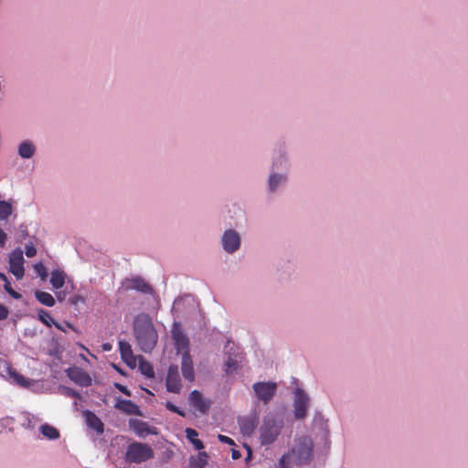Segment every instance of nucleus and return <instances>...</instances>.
Returning <instances> with one entry per match:
<instances>
[{
  "label": "nucleus",
  "mask_w": 468,
  "mask_h": 468,
  "mask_svg": "<svg viewBox=\"0 0 468 468\" xmlns=\"http://www.w3.org/2000/svg\"><path fill=\"white\" fill-rule=\"evenodd\" d=\"M314 457V442L311 437L303 435L294 438L290 450L282 455L277 468H294L308 464Z\"/></svg>",
  "instance_id": "nucleus-1"
},
{
  "label": "nucleus",
  "mask_w": 468,
  "mask_h": 468,
  "mask_svg": "<svg viewBox=\"0 0 468 468\" xmlns=\"http://www.w3.org/2000/svg\"><path fill=\"white\" fill-rule=\"evenodd\" d=\"M133 332L140 349L143 352H151L156 346L158 334L153 321L148 314L137 315L133 322Z\"/></svg>",
  "instance_id": "nucleus-2"
},
{
  "label": "nucleus",
  "mask_w": 468,
  "mask_h": 468,
  "mask_svg": "<svg viewBox=\"0 0 468 468\" xmlns=\"http://www.w3.org/2000/svg\"><path fill=\"white\" fill-rule=\"evenodd\" d=\"M284 427L283 420L274 413L267 414L259 428V441L261 446L270 447L280 436Z\"/></svg>",
  "instance_id": "nucleus-3"
},
{
  "label": "nucleus",
  "mask_w": 468,
  "mask_h": 468,
  "mask_svg": "<svg viewBox=\"0 0 468 468\" xmlns=\"http://www.w3.org/2000/svg\"><path fill=\"white\" fill-rule=\"evenodd\" d=\"M219 243L225 253L234 255L241 249L242 236L237 229L228 228L222 232Z\"/></svg>",
  "instance_id": "nucleus-4"
},
{
  "label": "nucleus",
  "mask_w": 468,
  "mask_h": 468,
  "mask_svg": "<svg viewBox=\"0 0 468 468\" xmlns=\"http://www.w3.org/2000/svg\"><path fill=\"white\" fill-rule=\"evenodd\" d=\"M154 456L152 448L142 442H133L128 446L126 460L130 463H140Z\"/></svg>",
  "instance_id": "nucleus-5"
},
{
  "label": "nucleus",
  "mask_w": 468,
  "mask_h": 468,
  "mask_svg": "<svg viewBox=\"0 0 468 468\" xmlns=\"http://www.w3.org/2000/svg\"><path fill=\"white\" fill-rule=\"evenodd\" d=\"M226 360L224 363V371L230 375L238 371L243 361L242 355L239 352L238 347L233 343H228L224 349Z\"/></svg>",
  "instance_id": "nucleus-6"
},
{
  "label": "nucleus",
  "mask_w": 468,
  "mask_h": 468,
  "mask_svg": "<svg viewBox=\"0 0 468 468\" xmlns=\"http://www.w3.org/2000/svg\"><path fill=\"white\" fill-rule=\"evenodd\" d=\"M278 385L273 381H260L252 385V389L258 400L267 405L277 393Z\"/></svg>",
  "instance_id": "nucleus-7"
},
{
  "label": "nucleus",
  "mask_w": 468,
  "mask_h": 468,
  "mask_svg": "<svg viewBox=\"0 0 468 468\" xmlns=\"http://www.w3.org/2000/svg\"><path fill=\"white\" fill-rule=\"evenodd\" d=\"M289 181V175L283 172L269 171L267 177V192L269 194H276L283 188Z\"/></svg>",
  "instance_id": "nucleus-8"
},
{
  "label": "nucleus",
  "mask_w": 468,
  "mask_h": 468,
  "mask_svg": "<svg viewBox=\"0 0 468 468\" xmlns=\"http://www.w3.org/2000/svg\"><path fill=\"white\" fill-rule=\"evenodd\" d=\"M9 271L14 274V276L20 280L23 278L25 274L24 268V257L23 251L21 249H16L9 254Z\"/></svg>",
  "instance_id": "nucleus-9"
},
{
  "label": "nucleus",
  "mask_w": 468,
  "mask_h": 468,
  "mask_svg": "<svg viewBox=\"0 0 468 468\" xmlns=\"http://www.w3.org/2000/svg\"><path fill=\"white\" fill-rule=\"evenodd\" d=\"M309 407V398L301 388H297L293 399V414L296 419H303Z\"/></svg>",
  "instance_id": "nucleus-10"
},
{
  "label": "nucleus",
  "mask_w": 468,
  "mask_h": 468,
  "mask_svg": "<svg viewBox=\"0 0 468 468\" xmlns=\"http://www.w3.org/2000/svg\"><path fill=\"white\" fill-rule=\"evenodd\" d=\"M122 288L125 291L135 290L143 293H154L152 286L149 285L143 278L138 276L124 279L122 282Z\"/></svg>",
  "instance_id": "nucleus-11"
},
{
  "label": "nucleus",
  "mask_w": 468,
  "mask_h": 468,
  "mask_svg": "<svg viewBox=\"0 0 468 468\" xmlns=\"http://www.w3.org/2000/svg\"><path fill=\"white\" fill-rule=\"evenodd\" d=\"M166 389L169 392L179 393L182 388L181 379L179 376L178 367L172 365L168 368L166 376Z\"/></svg>",
  "instance_id": "nucleus-12"
},
{
  "label": "nucleus",
  "mask_w": 468,
  "mask_h": 468,
  "mask_svg": "<svg viewBox=\"0 0 468 468\" xmlns=\"http://www.w3.org/2000/svg\"><path fill=\"white\" fill-rule=\"evenodd\" d=\"M172 338L178 352L188 351V338L183 333L179 324L174 323L171 330Z\"/></svg>",
  "instance_id": "nucleus-13"
},
{
  "label": "nucleus",
  "mask_w": 468,
  "mask_h": 468,
  "mask_svg": "<svg viewBox=\"0 0 468 468\" xmlns=\"http://www.w3.org/2000/svg\"><path fill=\"white\" fill-rule=\"evenodd\" d=\"M290 159L285 152H280L277 155L273 156L270 171L271 172H283L289 175Z\"/></svg>",
  "instance_id": "nucleus-14"
},
{
  "label": "nucleus",
  "mask_w": 468,
  "mask_h": 468,
  "mask_svg": "<svg viewBox=\"0 0 468 468\" xmlns=\"http://www.w3.org/2000/svg\"><path fill=\"white\" fill-rule=\"evenodd\" d=\"M67 376L75 383L88 387L91 384L90 377L81 368L74 367L66 370Z\"/></svg>",
  "instance_id": "nucleus-15"
},
{
  "label": "nucleus",
  "mask_w": 468,
  "mask_h": 468,
  "mask_svg": "<svg viewBox=\"0 0 468 468\" xmlns=\"http://www.w3.org/2000/svg\"><path fill=\"white\" fill-rule=\"evenodd\" d=\"M119 349L121 352V356L122 360L132 368L135 367L137 365V356L133 355L131 345L124 341H119Z\"/></svg>",
  "instance_id": "nucleus-16"
},
{
  "label": "nucleus",
  "mask_w": 468,
  "mask_h": 468,
  "mask_svg": "<svg viewBox=\"0 0 468 468\" xmlns=\"http://www.w3.org/2000/svg\"><path fill=\"white\" fill-rule=\"evenodd\" d=\"M181 369L184 378L188 381H194L195 372L193 362L188 351H185L182 356Z\"/></svg>",
  "instance_id": "nucleus-17"
},
{
  "label": "nucleus",
  "mask_w": 468,
  "mask_h": 468,
  "mask_svg": "<svg viewBox=\"0 0 468 468\" xmlns=\"http://www.w3.org/2000/svg\"><path fill=\"white\" fill-rule=\"evenodd\" d=\"M37 153L36 144L30 140L22 141L17 145V154L23 159H31Z\"/></svg>",
  "instance_id": "nucleus-18"
},
{
  "label": "nucleus",
  "mask_w": 468,
  "mask_h": 468,
  "mask_svg": "<svg viewBox=\"0 0 468 468\" xmlns=\"http://www.w3.org/2000/svg\"><path fill=\"white\" fill-rule=\"evenodd\" d=\"M189 400L191 404L201 413H207L209 409V402L206 400L202 394L197 390L190 393Z\"/></svg>",
  "instance_id": "nucleus-19"
},
{
  "label": "nucleus",
  "mask_w": 468,
  "mask_h": 468,
  "mask_svg": "<svg viewBox=\"0 0 468 468\" xmlns=\"http://www.w3.org/2000/svg\"><path fill=\"white\" fill-rule=\"evenodd\" d=\"M115 408L129 415L142 416L139 407L131 400L117 399Z\"/></svg>",
  "instance_id": "nucleus-20"
},
{
  "label": "nucleus",
  "mask_w": 468,
  "mask_h": 468,
  "mask_svg": "<svg viewBox=\"0 0 468 468\" xmlns=\"http://www.w3.org/2000/svg\"><path fill=\"white\" fill-rule=\"evenodd\" d=\"M39 431L46 439L50 441H56L60 437L58 430L48 423L41 424Z\"/></svg>",
  "instance_id": "nucleus-21"
},
{
  "label": "nucleus",
  "mask_w": 468,
  "mask_h": 468,
  "mask_svg": "<svg viewBox=\"0 0 468 468\" xmlns=\"http://www.w3.org/2000/svg\"><path fill=\"white\" fill-rule=\"evenodd\" d=\"M67 275L63 271L56 270L50 274V282L54 289L58 290L64 286Z\"/></svg>",
  "instance_id": "nucleus-22"
},
{
  "label": "nucleus",
  "mask_w": 468,
  "mask_h": 468,
  "mask_svg": "<svg viewBox=\"0 0 468 468\" xmlns=\"http://www.w3.org/2000/svg\"><path fill=\"white\" fill-rule=\"evenodd\" d=\"M131 426L133 428L134 431L139 436H144L149 433L155 434L156 432L149 428L147 423L141 420H131Z\"/></svg>",
  "instance_id": "nucleus-23"
},
{
  "label": "nucleus",
  "mask_w": 468,
  "mask_h": 468,
  "mask_svg": "<svg viewBox=\"0 0 468 468\" xmlns=\"http://www.w3.org/2000/svg\"><path fill=\"white\" fill-rule=\"evenodd\" d=\"M8 378L10 382L17 384L20 387L27 388L30 386L31 381L15 370H9Z\"/></svg>",
  "instance_id": "nucleus-24"
},
{
  "label": "nucleus",
  "mask_w": 468,
  "mask_h": 468,
  "mask_svg": "<svg viewBox=\"0 0 468 468\" xmlns=\"http://www.w3.org/2000/svg\"><path fill=\"white\" fill-rule=\"evenodd\" d=\"M207 463V454L200 452L196 457H191L189 461L190 468H203Z\"/></svg>",
  "instance_id": "nucleus-25"
},
{
  "label": "nucleus",
  "mask_w": 468,
  "mask_h": 468,
  "mask_svg": "<svg viewBox=\"0 0 468 468\" xmlns=\"http://www.w3.org/2000/svg\"><path fill=\"white\" fill-rule=\"evenodd\" d=\"M87 423L90 428L94 429L97 432H103V424L95 414L91 412L87 413Z\"/></svg>",
  "instance_id": "nucleus-26"
},
{
  "label": "nucleus",
  "mask_w": 468,
  "mask_h": 468,
  "mask_svg": "<svg viewBox=\"0 0 468 468\" xmlns=\"http://www.w3.org/2000/svg\"><path fill=\"white\" fill-rule=\"evenodd\" d=\"M35 295L37 301L46 306L51 307L55 304L54 297L48 292L37 291Z\"/></svg>",
  "instance_id": "nucleus-27"
},
{
  "label": "nucleus",
  "mask_w": 468,
  "mask_h": 468,
  "mask_svg": "<svg viewBox=\"0 0 468 468\" xmlns=\"http://www.w3.org/2000/svg\"><path fill=\"white\" fill-rule=\"evenodd\" d=\"M139 369L147 378H152L154 375L153 367L150 363L144 359L143 356H138Z\"/></svg>",
  "instance_id": "nucleus-28"
},
{
  "label": "nucleus",
  "mask_w": 468,
  "mask_h": 468,
  "mask_svg": "<svg viewBox=\"0 0 468 468\" xmlns=\"http://www.w3.org/2000/svg\"><path fill=\"white\" fill-rule=\"evenodd\" d=\"M186 438L192 442V444L195 446L197 450H202L204 448L203 442L200 440L197 439V432L196 430L186 428Z\"/></svg>",
  "instance_id": "nucleus-29"
},
{
  "label": "nucleus",
  "mask_w": 468,
  "mask_h": 468,
  "mask_svg": "<svg viewBox=\"0 0 468 468\" xmlns=\"http://www.w3.org/2000/svg\"><path fill=\"white\" fill-rule=\"evenodd\" d=\"M40 422V419L30 413L24 414L23 426L27 429H34Z\"/></svg>",
  "instance_id": "nucleus-30"
},
{
  "label": "nucleus",
  "mask_w": 468,
  "mask_h": 468,
  "mask_svg": "<svg viewBox=\"0 0 468 468\" xmlns=\"http://www.w3.org/2000/svg\"><path fill=\"white\" fill-rule=\"evenodd\" d=\"M12 213V204L8 201L0 200V219L6 218Z\"/></svg>",
  "instance_id": "nucleus-31"
},
{
  "label": "nucleus",
  "mask_w": 468,
  "mask_h": 468,
  "mask_svg": "<svg viewBox=\"0 0 468 468\" xmlns=\"http://www.w3.org/2000/svg\"><path fill=\"white\" fill-rule=\"evenodd\" d=\"M38 314V318L39 320L45 324L46 325L48 326H51L52 324H55V321L54 319L52 318V316L49 314L48 312H47L46 310L44 309H40L37 313Z\"/></svg>",
  "instance_id": "nucleus-32"
},
{
  "label": "nucleus",
  "mask_w": 468,
  "mask_h": 468,
  "mask_svg": "<svg viewBox=\"0 0 468 468\" xmlns=\"http://www.w3.org/2000/svg\"><path fill=\"white\" fill-rule=\"evenodd\" d=\"M240 429L243 434L250 435L255 429L254 422L252 420H244L240 424Z\"/></svg>",
  "instance_id": "nucleus-33"
},
{
  "label": "nucleus",
  "mask_w": 468,
  "mask_h": 468,
  "mask_svg": "<svg viewBox=\"0 0 468 468\" xmlns=\"http://www.w3.org/2000/svg\"><path fill=\"white\" fill-rule=\"evenodd\" d=\"M34 269L36 272L41 277L42 280H45L47 278V271L45 266L39 262L35 264Z\"/></svg>",
  "instance_id": "nucleus-34"
},
{
  "label": "nucleus",
  "mask_w": 468,
  "mask_h": 468,
  "mask_svg": "<svg viewBox=\"0 0 468 468\" xmlns=\"http://www.w3.org/2000/svg\"><path fill=\"white\" fill-rule=\"evenodd\" d=\"M193 303L194 301L189 298V297H181V298H177L175 300L174 302V305H173V310H178L180 308V305L184 303Z\"/></svg>",
  "instance_id": "nucleus-35"
},
{
  "label": "nucleus",
  "mask_w": 468,
  "mask_h": 468,
  "mask_svg": "<svg viewBox=\"0 0 468 468\" xmlns=\"http://www.w3.org/2000/svg\"><path fill=\"white\" fill-rule=\"evenodd\" d=\"M5 290L15 299H19L21 297V295L19 293H17L16 292H15L12 288H11V284L9 282H6L5 283V286H4Z\"/></svg>",
  "instance_id": "nucleus-36"
},
{
  "label": "nucleus",
  "mask_w": 468,
  "mask_h": 468,
  "mask_svg": "<svg viewBox=\"0 0 468 468\" xmlns=\"http://www.w3.org/2000/svg\"><path fill=\"white\" fill-rule=\"evenodd\" d=\"M165 407H166L167 410H169L172 412L177 413V414H179L180 416H183V417L185 416V413L182 410H180L176 405H174L171 402H166L165 403Z\"/></svg>",
  "instance_id": "nucleus-37"
},
{
  "label": "nucleus",
  "mask_w": 468,
  "mask_h": 468,
  "mask_svg": "<svg viewBox=\"0 0 468 468\" xmlns=\"http://www.w3.org/2000/svg\"><path fill=\"white\" fill-rule=\"evenodd\" d=\"M37 253V250L33 244L26 245V255L29 258L34 257Z\"/></svg>",
  "instance_id": "nucleus-38"
},
{
  "label": "nucleus",
  "mask_w": 468,
  "mask_h": 468,
  "mask_svg": "<svg viewBox=\"0 0 468 468\" xmlns=\"http://www.w3.org/2000/svg\"><path fill=\"white\" fill-rule=\"evenodd\" d=\"M218 439L221 442H223V443H227V444H229V445H234V444H235L234 441H233L231 438H229V437H228V436H225V435H222V434H218Z\"/></svg>",
  "instance_id": "nucleus-39"
},
{
  "label": "nucleus",
  "mask_w": 468,
  "mask_h": 468,
  "mask_svg": "<svg viewBox=\"0 0 468 468\" xmlns=\"http://www.w3.org/2000/svg\"><path fill=\"white\" fill-rule=\"evenodd\" d=\"M62 390H63V394H65L67 396H69V397H78L79 396L77 391H75L69 388H63Z\"/></svg>",
  "instance_id": "nucleus-40"
},
{
  "label": "nucleus",
  "mask_w": 468,
  "mask_h": 468,
  "mask_svg": "<svg viewBox=\"0 0 468 468\" xmlns=\"http://www.w3.org/2000/svg\"><path fill=\"white\" fill-rule=\"evenodd\" d=\"M115 387H116V388L121 391V392H122L123 394H125L126 396H129V397H130V396L132 395V394H131V392H130V390H129L126 387H124V386H122V385H121V384H115Z\"/></svg>",
  "instance_id": "nucleus-41"
},
{
  "label": "nucleus",
  "mask_w": 468,
  "mask_h": 468,
  "mask_svg": "<svg viewBox=\"0 0 468 468\" xmlns=\"http://www.w3.org/2000/svg\"><path fill=\"white\" fill-rule=\"evenodd\" d=\"M8 314V311L5 306L0 304V320L5 319Z\"/></svg>",
  "instance_id": "nucleus-42"
},
{
  "label": "nucleus",
  "mask_w": 468,
  "mask_h": 468,
  "mask_svg": "<svg viewBox=\"0 0 468 468\" xmlns=\"http://www.w3.org/2000/svg\"><path fill=\"white\" fill-rule=\"evenodd\" d=\"M6 234L0 229V247H3L5 243Z\"/></svg>",
  "instance_id": "nucleus-43"
},
{
  "label": "nucleus",
  "mask_w": 468,
  "mask_h": 468,
  "mask_svg": "<svg viewBox=\"0 0 468 468\" xmlns=\"http://www.w3.org/2000/svg\"><path fill=\"white\" fill-rule=\"evenodd\" d=\"M231 456H232V459L238 460L241 457V453L239 451L233 449L231 452Z\"/></svg>",
  "instance_id": "nucleus-44"
},
{
  "label": "nucleus",
  "mask_w": 468,
  "mask_h": 468,
  "mask_svg": "<svg viewBox=\"0 0 468 468\" xmlns=\"http://www.w3.org/2000/svg\"><path fill=\"white\" fill-rule=\"evenodd\" d=\"M246 449H247L248 454H247L245 461L249 462V460H250V458H251L252 451H251L250 447H249V446H246Z\"/></svg>",
  "instance_id": "nucleus-45"
},
{
  "label": "nucleus",
  "mask_w": 468,
  "mask_h": 468,
  "mask_svg": "<svg viewBox=\"0 0 468 468\" xmlns=\"http://www.w3.org/2000/svg\"><path fill=\"white\" fill-rule=\"evenodd\" d=\"M57 298L58 299V301H63L66 297V294L64 292H57Z\"/></svg>",
  "instance_id": "nucleus-46"
},
{
  "label": "nucleus",
  "mask_w": 468,
  "mask_h": 468,
  "mask_svg": "<svg viewBox=\"0 0 468 468\" xmlns=\"http://www.w3.org/2000/svg\"><path fill=\"white\" fill-rule=\"evenodd\" d=\"M102 349H103L104 351H110V350L112 349V345H111V344H108V343L103 344V346H102Z\"/></svg>",
  "instance_id": "nucleus-47"
},
{
  "label": "nucleus",
  "mask_w": 468,
  "mask_h": 468,
  "mask_svg": "<svg viewBox=\"0 0 468 468\" xmlns=\"http://www.w3.org/2000/svg\"><path fill=\"white\" fill-rule=\"evenodd\" d=\"M54 325H55L58 329H59V330H61V331H65L64 326H62L61 324H58V323H56V322H55Z\"/></svg>",
  "instance_id": "nucleus-48"
},
{
  "label": "nucleus",
  "mask_w": 468,
  "mask_h": 468,
  "mask_svg": "<svg viewBox=\"0 0 468 468\" xmlns=\"http://www.w3.org/2000/svg\"><path fill=\"white\" fill-rule=\"evenodd\" d=\"M0 278H1L3 281H5V283L6 282H8V281H7L6 276H5L4 273H1V272H0Z\"/></svg>",
  "instance_id": "nucleus-49"
},
{
  "label": "nucleus",
  "mask_w": 468,
  "mask_h": 468,
  "mask_svg": "<svg viewBox=\"0 0 468 468\" xmlns=\"http://www.w3.org/2000/svg\"><path fill=\"white\" fill-rule=\"evenodd\" d=\"M78 299H79V298H76L75 300H73V299H72V300H71V303H76L78 302Z\"/></svg>",
  "instance_id": "nucleus-50"
}]
</instances>
